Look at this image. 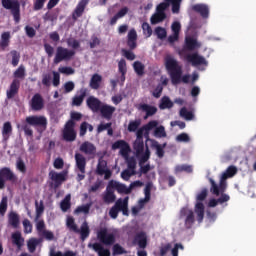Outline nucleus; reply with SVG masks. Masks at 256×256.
<instances>
[{
  "label": "nucleus",
  "mask_w": 256,
  "mask_h": 256,
  "mask_svg": "<svg viewBox=\"0 0 256 256\" xmlns=\"http://www.w3.org/2000/svg\"><path fill=\"white\" fill-rule=\"evenodd\" d=\"M165 68L170 75L172 85H179L181 82L187 84L191 80V75L183 76V67L171 55L165 57Z\"/></svg>",
  "instance_id": "obj_1"
},
{
  "label": "nucleus",
  "mask_w": 256,
  "mask_h": 256,
  "mask_svg": "<svg viewBox=\"0 0 256 256\" xmlns=\"http://www.w3.org/2000/svg\"><path fill=\"white\" fill-rule=\"evenodd\" d=\"M195 214L196 221L198 223H203V219H205V205L203 202H196L194 212L189 208H182L180 210V219L184 220L185 229L193 228V225H195Z\"/></svg>",
  "instance_id": "obj_2"
},
{
  "label": "nucleus",
  "mask_w": 256,
  "mask_h": 256,
  "mask_svg": "<svg viewBox=\"0 0 256 256\" xmlns=\"http://www.w3.org/2000/svg\"><path fill=\"white\" fill-rule=\"evenodd\" d=\"M31 127L47 129V118L45 116L32 115L26 117L25 121H22L21 124H17V129L24 131L26 137H33V129Z\"/></svg>",
  "instance_id": "obj_3"
},
{
  "label": "nucleus",
  "mask_w": 256,
  "mask_h": 256,
  "mask_svg": "<svg viewBox=\"0 0 256 256\" xmlns=\"http://www.w3.org/2000/svg\"><path fill=\"white\" fill-rule=\"evenodd\" d=\"M119 212H122V215L129 217V196H126L124 199L119 198L114 206L109 210V216L111 219H117L119 217Z\"/></svg>",
  "instance_id": "obj_4"
},
{
  "label": "nucleus",
  "mask_w": 256,
  "mask_h": 256,
  "mask_svg": "<svg viewBox=\"0 0 256 256\" xmlns=\"http://www.w3.org/2000/svg\"><path fill=\"white\" fill-rule=\"evenodd\" d=\"M1 3L4 9L10 11L14 22L19 23L21 21V2L19 0H1Z\"/></svg>",
  "instance_id": "obj_5"
},
{
  "label": "nucleus",
  "mask_w": 256,
  "mask_h": 256,
  "mask_svg": "<svg viewBox=\"0 0 256 256\" xmlns=\"http://www.w3.org/2000/svg\"><path fill=\"white\" fill-rule=\"evenodd\" d=\"M75 53H76L75 50H70L63 46H58L56 48V54H55L53 63L55 65H59V63L63 61H71V59L75 57Z\"/></svg>",
  "instance_id": "obj_6"
},
{
  "label": "nucleus",
  "mask_w": 256,
  "mask_h": 256,
  "mask_svg": "<svg viewBox=\"0 0 256 256\" xmlns=\"http://www.w3.org/2000/svg\"><path fill=\"white\" fill-rule=\"evenodd\" d=\"M62 137L64 141L68 143H73L77 139V132L75 131V121L68 120L62 131Z\"/></svg>",
  "instance_id": "obj_7"
},
{
  "label": "nucleus",
  "mask_w": 256,
  "mask_h": 256,
  "mask_svg": "<svg viewBox=\"0 0 256 256\" xmlns=\"http://www.w3.org/2000/svg\"><path fill=\"white\" fill-rule=\"evenodd\" d=\"M48 176L52 181V183H50V187L55 190L59 189V187L63 185L64 181H67V173L65 172L59 173L54 170H51Z\"/></svg>",
  "instance_id": "obj_8"
},
{
  "label": "nucleus",
  "mask_w": 256,
  "mask_h": 256,
  "mask_svg": "<svg viewBox=\"0 0 256 256\" xmlns=\"http://www.w3.org/2000/svg\"><path fill=\"white\" fill-rule=\"evenodd\" d=\"M76 167L80 173L77 174V181L85 179V168L87 167V158L81 153H76L75 156Z\"/></svg>",
  "instance_id": "obj_9"
},
{
  "label": "nucleus",
  "mask_w": 256,
  "mask_h": 256,
  "mask_svg": "<svg viewBox=\"0 0 256 256\" xmlns=\"http://www.w3.org/2000/svg\"><path fill=\"white\" fill-rule=\"evenodd\" d=\"M211 187H210V193L212 195H215L216 197H219V195H226L225 191H227V182H225V179H221L219 185L213 180V178L209 179Z\"/></svg>",
  "instance_id": "obj_10"
},
{
  "label": "nucleus",
  "mask_w": 256,
  "mask_h": 256,
  "mask_svg": "<svg viewBox=\"0 0 256 256\" xmlns=\"http://www.w3.org/2000/svg\"><path fill=\"white\" fill-rule=\"evenodd\" d=\"M185 60L187 61V63H191L192 67H199L201 65H205V67H207V65H209L207 59L199 55V53L197 52L186 55Z\"/></svg>",
  "instance_id": "obj_11"
},
{
  "label": "nucleus",
  "mask_w": 256,
  "mask_h": 256,
  "mask_svg": "<svg viewBox=\"0 0 256 256\" xmlns=\"http://www.w3.org/2000/svg\"><path fill=\"white\" fill-rule=\"evenodd\" d=\"M97 237L100 241V243H103V245L111 246L115 245V234L108 233L107 229H102L98 232Z\"/></svg>",
  "instance_id": "obj_12"
},
{
  "label": "nucleus",
  "mask_w": 256,
  "mask_h": 256,
  "mask_svg": "<svg viewBox=\"0 0 256 256\" xmlns=\"http://www.w3.org/2000/svg\"><path fill=\"white\" fill-rule=\"evenodd\" d=\"M15 173L11 171V168L4 167L0 169V189H5V181H15Z\"/></svg>",
  "instance_id": "obj_13"
},
{
  "label": "nucleus",
  "mask_w": 256,
  "mask_h": 256,
  "mask_svg": "<svg viewBox=\"0 0 256 256\" xmlns=\"http://www.w3.org/2000/svg\"><path fill=\"white\" fill-rule=\"evenodd\" d=\"M157 125H159L157 120H152L148 122L146 125H144L143 127H141L140 129H138L136 132V140L143 141V135H145V131H146V135H149V131L155 129Z\"/></svg>",
  "instance_id": "obj_14"
},
{
  "label": "nucleus",
  "mask_w": 256,
  "mask_h": 256,
  "mask_svg": "<svg viewBox=\"0 0 256 256\" xmlns=\"http://www.w3.org/2000/svg\"><path fill=\"white\" fill-rule=\"evenodd\" d=\"M113 151L120 149V154L123 157H127L131 151V147L129 146V143H127L125 140H117L112 144Z\"/></svg>",
  "instance_id": "obj_15"
},
{
  "label": "nucleus",
  "mask_w": 256,
  "mask_h": 256,
  "mask_svg": "<svg viewBox=\"0 0 256 256\" xmlns=\"http://www.w3.org/2000/svg\"><path fill=\"white\" fill-rule=\"evenodd\" d=\"M86 105H87L88 109H90V111H92V113H99L103 103L101 102V100H99V98H97L95 96H89L86 99Z\"/></svg>",
  "instance_id": "obj_16"
},
{
  "label": "nucleus",
  "mask_w": 256,
  "mask_h": 256,
  "mask_svg": "<svg viewBox=\"0 0 256 256\" xmlns=\"http://www.w3.org/2000/svg\"><path fill=\"white\" fill-rule=\"evenodd\" d=\"M30 107L32 111H41V109L45 107L43 96H41L39 93L34 94L30 101Z\"/></svg>",
  "instance_id": "obj_17"
},
{
  "label": "nucleus",
  "mask_w": 256,
  "mask_h": 256,
  "mask_svg": "<svg viewBox=\"0 0 256 256\" xmlns=\"http://www.w3.org/2000/svg\"><path fill=\"white\" fill-rule=\"evenodd\" d=\"M79 151L81 153H84V155H88L89 157H93L97 153V147L95 146V144H93L89 141H85L80 145Z\"/></svg>",
  "instance_id": "obj_18"
},
{
  "label": "nucleus",
  "mask_w": 256,
  "mask_h": 256,
  "mask_svg": "<svg viewBox=\"0 0 256 256\" xmlns=\"http://www.w3.org/2000/svg\"><path fill=\"white\" fill-rule=\"evenodd\" d=\"M115 111H116L115 106H111L109 104H102L98 112L101 113V116L103 117V119H106L107 121H111V119H113V113H115Z\"/></svg>",
  "instance_id": "obj_19"
},
{
  "label": "nucleus",
  "mask_w": 256,
  "mask_h": 256,
  "mask_svg": "<svg viewBox=\"0 0 256 256\" xmlns=\"http://www.w3.org/2000/svg\"><path fill=\"white\" fill-rule=\"evenodd\" d=\"M19 89H21V81L19 79H14L10 84L9 89L6 91L7 99H13V97L19 93Z\"/></svg>",
  "instance_id": "obj_20"
},
{
  "label": "nucleus",
  "mask_w": 256,
  "mask_h": 256,
  "mask_svg": "<svg viewBox=\"0 0 256 256\" xmlns=\"http://www.w3.org/2000/svg\"><path fill=\"white\" fill-rule=\"evenodd\" d=\"M87 5H89V0H81L77 4V6L72 14L73 21H77V19H79V17L83 16V13H85V8L87 7Z\"/></svg>",
  "instance_id": "obj_21"
},
{
  "label": "nucleus",
  "mask_w": 256,
  "mask_h": 256,
  "mask_svg": "<svg viewBox=\"0 0 256 256\" xmlns=\"http://www.w3.org/2000/svg\"><path fill=\"white\" fill-rule=\"evenodd\" d=\"M79 95H75L72 98V105L74 107H81L83 105V101H85V98L87 97V93H89V90L87 88H81L78 91Z\"/></svg>",
  "instance_id": "obj_22"
},
{
  "label": "nucleus",
  "mask_w": 256,
  "mask_h": 256,
  "mask_svg": "<svg viewBox=\"0 0 256 256\" xmlns=\"http://www.w3.org/2000/svg\"><path fill=\"white\" fill-rule=\"evenodd\" d=\"M108 187H111V189H116V191L120 194L129 195L131 193V189L125 184H121L115 180H111L108 183Z\"/></svg>",
  "instance_id": "obj_23"
},
{
  "label": "nucleus",
  "mask_w": 256,
  "mask_h": 256,
  "mask_svg": "<svg viewBox=\"0 0 256 256\" xmlns=\"http://www.w3.org/2000/svg\"><path fill=\"white\" fill-rule=\"evenodd\" d=\"M11 135H13V126L11 125V122H5L2 127L3 143H7V141H9L11 138Z\"/></svg>",
  "instance_id": "obj_24"
},
{
  "label": "nucleus",
  "mask_w": 256,
  "mask_h": 256,
  "mask_svg": "<svg viewBox=\"0 0 256 256\" xmlns=\"http://www.w3.org/2000/svg\"><path fill=\"white\" fill-rule=\"evenodd\" d=\"M127 37V46L130 51L137 49V31L135 29L130 30Z\"/></svg>",
  "instance_id": "obj_25"
},
{
  "label": "nucleus",
  "mask_w": 256,
  "mask_h": 256,
  "mask_svg": "<svg viewBox=\"0 0 256 256\" xmlns=\"http://www.w3.org/2000/svg\"><path fill=\"white\" fill-rule=\"evenodd\" d=\"M192 9L195 11V13H199L203 19L209 18V6L206 4H195L192 6Z\"/></svg>",
  "instance_id": "obj_26"
},
{
  "label": "nucleus",
  "mask_w": 256,
  "mask_h": 256,
  "mask_svg": "<svg viewBox=\"0 0 256 256\" xmlns=\"http://www.w3.org/2000/svg\"><path fill=\"white\" fill-rule=\"evenodd\" d=\"M139 111H143L146 113V116L144 119H147L148 117H153L157 113V107L151 106L149 104H139L138 106Z\"/></svg>",
  "instance_id": "obj_27"
},
{
  "label": "nucleus",
  "mask_w": 256,
  "mask_h": 256,
  "mask_svg": "<svg viewBox=\"0 0 256 256\" xmlns=\"http://www.w3.org/2000/svg\"><path fill=\"white\" fill-rule=\"evenodd\" d=\"M88 247H92V249L98 253V256H111V251L109 249H104L101 243H93L89 244Z\"/></svg>",
  "instance_id": "obj_28"
},
{
  "label": "nucleus",
  "mask_w": 256,
  "mask_h": 256,
  "mask_svg": "<svg viewBox=\"0 0 256 256\" xmlns=\"http://www.w3.org/2000/svg\"><path fill=\"white\" fill-rule=\"evenodd\" d=\"M102 199L106 203V205H111V203H115V199H117V196L115 195L113 188L107 186L106 193L103 195Z\"/></svg>",
  "instance_id": "obj_29"
},
{
  "label": "nucleus",
  "mask_w": 256,
  "mask_h": 256,
  "mask_svg": "<svg viewBox=\"0 0 256 256\" xmlns=\"http://www.w3.org/2000/svg\"><path fill=\"white\" fill-rule=\"evenodd\" d=\"M151 141V147L152 149H156V155L159 157V159H163L165 157V146L167 144H159L157 140H150Z\"/></svg>",
  "instance_id": "obj_30"
},
{
  "label": "nucleus",
  "mask_w": 256,
  "mask_h": 256,
  "mask_svg": "<svg viewBox=\"0 0 256 256\" xmlns=\"http://www.w3.org/2000/svg\"><path fill=\"white\" fill-rule=\"evenodd\" d=\"M231 197L228 194H222L218 199L212 198L209 200L208 207H215L216 205H223V203H227Z\"/></svg>",
  "instance_id": "obj_31"
},
{
  "label": "nucleus",
  "mask_w": 256,
  "mask_h": 256,
  "mask_svg": "<svg viewBox=\"0 0 256 256\" xmlns=\"http://www.w3.org/2000/svg\"><path fill=\"white\" fill-rule=\"evenodd\" d=\"M19 214H17V212H13L11 211L8 214V224L13 227V229H19Z\"/></svg>",
  "instance_id": "obj_32"
},
{
  "label": "nucleus",
  "mask_w": 256,
  "mask_h": 256,
  "mask_svg": "<svg viewBox=\"0 0 256 256\" xmlns=\"http://www.w3.org/2000/svg\"><path fill=\"white\" fill-rule=\"evenodd\" d=\"M199 47H201V44L195 38L188 37L185 39V49L187 51H195Z\"/></svg>",
  "instance_id": "obj_33"
},
{
  "label": "nucleus",
  "mask_w": 256,
  "mask_h": 256,
  "mask_svg": "<svg viewBox=\"0 0 256 256\" xmlns=\"http://www.w3.org/2000/svg\"><path fill=\"white\" fill-rule=\"evenodd\" d=\"M134 241L138 244L140 249H145L147 247V235L145 232L138 233L135 236Z\"/></svg>",
  "instance_id": "obj_34"
},
{
  "label": "nucleus",
  "mask_w": 256,
  "mask_h": 256,
  "mask_svg": "<svg viewBox=\"0 0 256 256\" xmlns=\"http://www.w3.org/2000/svg\"><path fill=\"white\" fill-rule=\"evenodd\" d=\"M12 243L16 245L17 249H21L25 244V238L21 236V232H15L12 234Z\"/></svg>",
  "instance_id": "obj_35"
},
{
  "label": "nucleus",
  "mask_w": 256,
  "mask_h": 256,
  "mask_svg": "<svg viewBox=\"0 0 256 256\" xmlns=\"http://www.w3.org/2000/svg\"><path fill=\"white\" fill-rule=\"evenodd\" d=\"M103 81V77L99 74H93L90 80V87L91 89H99L101 87V83Z\"/></svg>",
  "instance_id": "obj_36"
},
{
  "label": "nucleus",
  "mask_w": 256,
  "mask_h": 256,
  "mask_svg": "<svg viewBox=\"0 0 256 256\" xmlns=\"http://www.w3.org/2000/svg\"><path fill=\"white\" fill-rule=\"evenodd\" d=\"M11 43V33L10 32H4L1 34V41H0V47L2 51H5L9 44Z\"/></svg>",
  "instance_id": "obj_37"
},
{
  "label": "nucleus",
  "mask_w": 256,
  "mask_h": 256,
  "mask_svg": "<svg viewBox=\"0 0 256 256\" xmlns=\"http://www.w3.org/2000/svg\"><path fill=\"white\" fill-rule=\"evenodd\" d=\"M78 233L80 234L82 241H85V239L91 235V230L89 229L87 221L82 223Z\"/></svg>",
  "instance_id": "obj_38"
},
{
  "label": "nucleus",
  "mask_w": 256,
  "mask_h": 256,
  "mask_svg": "<svg viewBox=\"0 0 256 256\" xmlns=\"http://www.w3.org/2000/svg\"><path fill=\"white\" fill-rule=\"evenodd\" d=\"M167 19V14H162L161 12L154 13L150 18V23L152 25H157L158 23H163Z\"/></svg>",
  "instance_id": "obj_39"
},
{
  "label": "nucleus",
  "mask_w": 256,
  "mask_h": 256,
  "mask_svg": "<svg viewBox=\"0 0 256 256\" xmlns=\"http://www.w3.org/2000/svg\"><path fill=\"white\" fill-rule=\"evenodd\" d=\"M133 149L136 153V157H141V155H143V151H145V143L143 140H135Z\"/></svg>",
  "instance_id": "obj_40"
},
{
  "label": "nucleus",
  "mask_w": 256,
  "mask_h": 256,
  "mask_svg": "<svg viewBox=\"0 0 256 256\" xmlns=\"http://www.w3.org/2000/svg\"><path fill=\"white\" fill-rule=\"evenodd\" d=\"M159 109H173V101H171V98H169L168 96L162 97L160 100Z\"/></svg>",
  "instance_id": "obj_41"
},
{
  "label": "nucleus",
  "mask_w": 256,
  "mask_h": 256,
  "mask_svg": "<svg viewBox=\"0 0 256 256\" xmlns=\"http://www.w3.org/2000/svg\"><path fill=\"white\" fill-rule=\"evenodd\" d=\"M60 209L63 213H67L68 209H71V194L65 196L60 203Z\"/></svg>",
  "instance_id": "obj_42"
},
{
  "label": "nucleus",
  "mask_w": 256,
  "mask_h": 256,
  "mask_svg": "<svg viewBox=\"0 0 256 256\" xmlns=\"http://www.w3.org/2000/svg\"><path fill=\"white\" fill-rule=\"evenodd\" d=\"M105 171H107V161L100 158L98 160V164L96 167V173H97V175H105Z\"/></svg>",
  "instance_id": "obj_43"
},
{
  "label": "nucleus",
  "mask_w": 256,
  "mask_h": 256,
  "mask_svg": "<svg viewBox=\"0 0 256 256\" xmlns=\"http://www.w3.org/2000/svg\"><path fill=\"white\" fill-rule=\"evenodd\" d=\"M133 69L135 73L139 75V77L145 75V65H143L141 61H135L133 63Z\"/></svg>",
  "instance_id": "obj_44"
},
{
  "label": "nucleus",
  "mask_w": 256,
  "mask_h": 256,
  "mask_svg": "<svg viewBox=\"0 0 256 256\" xmlns=\"http://www.w3.org/2000/svg\"><path fill=\"white\" fill-rule=\"evenodd\" d=\"M39 243H41V241H39V239L37 238L29 239L27 242L29 253H35V251L37 250V245H39Z\"/></svg>",
  "instance_id": "obj_45"
},
{
  "label": "nucleus",
  "mask_w": 256,
  "mask_h": 256,
  "mask_svg": "<svg viewBox=\"0 0 256 256\" xmlns=\"http://www.w3.org/2000/svg\"><path fill=\"white\" fill-rule=\"evenodd\" d=\"M193 173V166L182 164L175 167V173Z\"/></svg>",
  "instance_id": "obj_46"
},
{
  "label": "nucleus",
  "mask_w": 256,
  "mask_h": 256,
  "mask_svg": "<svg viewBox=\"0 0 256 256\" xmlns=\"http://www.w3.org/2000/svg\"><path fill=\"white\" fill-rule=\"evenodd\" d=\"M235 175H237V167L229 166L222 174V179H229L230 177H235Z\"/></svg>",
  "instance_id": "obj_47"
},
{
  "label": "nucleus",
  "mask_w": 256,
  "mask_h": 256,
  "mask_svg": "<svg viewBox=\"0 0 256 256\" xmlns=\"http://www.w3.org/2000/svg\"><path fill=\"white\" fill-rule=\"evenodd\" d=\"M66 43H67L68 47H71L72 51H75V50L81 48V41H79L75 38H68L66 40Z\"/></svg>",
  "instance_id": "obj_48"
},
{
  "label": "nucleus",
  "mask_w": 256,
  "mask_h": 256,
  "mask_svg": "<svg viewBox=\"0 0 256 256\" xmlns=\"http://www.w3.org/2000/svg\"><path fill=\"white\" fill-rule=\"evenodd\" d=\"M169 5H171V0H165V2H161L157 5L156 12L166 14L165 11L169 9Z\"/></svg>",
  "instance_id": "obj_49"
},
{
  "label": "nucleus",
  "mask_w": 256,
  "mask_h": 256,
  "mask_svg": "<svg viewBox=\"0 0 256 256\" xmlns=\"http://www.w3.org/2000/svg\"><path fill=\"white\" fill-rule=\"evenodd\" d=\"M180 117H183L186 121H192L195 116L193 115V112L188 111L186 107H183L180 109Z\"/></svg>",
  "instance_id": "obj_50"
},
{
  "label": "nucleus",
  "mask_w": 256,
  "mask_h": 256,
  "mask_svg": "<svg viewBox=\"0 0 256 256\" xmlns=\"http://www.w3.org/2000/svg\"><path fill=\"white\" fill-rule=\"evenodd\" d=\"M90 209H91V204H85V205L78 206L74 210V213L76 215H79V213H84V215H88Z\"/></svg>",
  "instance_id": "obj_51"
},
{
  "label": "nucleus",
  "mask_w": 256,
  "mask_h": 256,
  "mask_svg": "<svg viewBox=\"0 0 256 256\" xmlns=\"http://www.w3.org/2000/svg\"><path fill=\"white\" fill-rule=\"evenodd\" d=\"M139 165H143V163H147L151 157V151L149 150V146H146V150L140 156Z\"/></svg>",
  "instance_id": "obj_52"
},
{
  "label": "nucleus",
  "mask_w": 256,
  "mask_h": 256,
  "mask_svg": "<svg viewBox=\"0 0 256 256\" xmlns=\"http://www.w3.org/2000/svg\"><path fill=\"white\" fill-rule=\"evenodd\" d=\"M154 136H156L158 139H161L163 137H167V132H165L164 126L154 127Z\"/></svg>",
  "instance_id": "obj_53"
},
{
  "label": "nucleus",
  "mask_w": 256,
  "mask_h": 256,
  "mask_svg": "<svg viewBox=\"0 0 256 256\" xmlns=\"http://www.w3.org/2000/svg\"><path fill=\"white\" fill-rule=\"evenodd\" d=\"M36 207V219H39L43 215V212L45 211V205L43 204V200L40 201V204L38 201L35 202Z\"/></svg>",
  "instance_id": "obj_54"
},
{
  "label": "nucleus",
  "mask_w": 256,
  "mask_h": 256,
  "mask_svg": "<svg viewBox=\"0 0 256 256\" xmlns=\"http://www.w3.org/2000/svg\"><path fill=\"white\" fill-rule=\"evenodd\" d=\"M66 225L70 231H73L74 233H79V227H77V224H75V219L72 217L67 219Z\"/></svg>",
  "instance_id": "obj_55"
},
{
  "label": "nucleus",
  "mask_w": 256,
  "mask_h": 256,
  "mask_svg": "<svg viewBox=\"0 0 256 256\" xmlns=\"http://www.w3.org/2000/svg\"><path fill=\"white\" fill-rule=\"evenodd\" d=\"M15 79H25V66L20 65L13 73Z\"/></svg>",
  "instance_id": "obj_56"
},
{
  "label": "nucleus",
  "mask_w": 256,
  "mask_h": 256,
  "mask_svg": "<svg viewBox=\"0 0 256 256\" xmlns=\"http://www.w3.org/2000/svg\"><path fill=\"white\" fill-rule=\"evenodd\" d=\"M10 55L12 56V65L13 67H17V65H19V61L21 59V54H19V52H17V50H12L10 52Z\"/></svg>",
  "instance_id": "obj_57"
},
{
  "label": "nucleus",
  "mask_w": 256,
  "mask_h": 256,
  "mask_svg": "<svg viewBox=\"0 0 256 256\" xmlns=\"http://www.w3.org/2000/svg\"><path fill=\"white\" fill-rule=\"evenodd\" d=\"M207 195H209V190L207 188H202V190L196 196L197 203L205 201V199H207Z\"/></svg>",
  "instance_id": "obj_58"
},
{
  "label": "nucleus",
  "mask_w": 256,
  "mask_h": 256,
  "mask_svg": "<svg viewBox=\"0 0 256 256\" xmlns=\"http://www.w3.org/2000/svg\"><path fill=\"white\" fill-rule=\"evenodd\" d=\"M133 175H137V171L125 169L124 171L121 172V178L124 181H129V179H131V177H133Z\"/></svg>",
  "instance_id": "obj_59"
},
{
  "label": "nucleus",
  "mask_w": 256,
  "mask_h": 256,
  "mask_svg": "<svg viewBox=\"0 0 256 256\" xmlns=\"http://www.w3.org/2000/svg\"><path fill=\"white\" fill-rule=\"evenodd\" d=\"M140 125H141V120L130 121V123L128 125V131L130 133H135V131H137V129H139Z\"/></svg>",
  "instance_id": "obj_60"
},
{
  "label": "nucleus",
  "mask_w": 256,
  "mask_h": 256,
  "mask_svg": "<svg viewBox=\"0 0 256 256\" xmlns=\"http://www.w3.org/2000/svg\"><path fill=\"white\" fill-rule=\"evenodd\" d=\"M142 30H143V34L146 35V37H151V35H153V29L151 28V25H149V23L144 22L142 24Z\"/></svg>",
  "instance_id": "obj_61"
},
{
  "label": "nucleus",
  "mask_w": 256,
  "mask_h": 256,
  "mask_svg": "<svg viewBox=\"0 0 256 256\" xmlns=\"http://www.w3.org/2000/svg\"><path fill=\"white\" fill-rule=\"evenodd\" d=\"M127 251L124 247L120 246L119 244L113 245V255H125Z\"/></svg>",
  "instance_id": "obj_62"
},
{
  "label": "nucleus",
  "mask_w": 256,
  "mask_h": 256,
  "mask_svg": "<svg viewBox=\"0 0 256 256\" xmlns=\"http://www.w3.org/2000/svg\"><path fill=\"white\" fill-rule=\"evenodd\" d=\"M155 34L157 35L158 39H165V37H167V30L163 27H157L155 29Z\"/></svg>",
  "instance_id": "obj_63"
},
{
  "label": "nucleus",
  "mask_w": 256,
  "mask_h": 256,
  "mask_svg": "<svg viewBox=\"0 0 256 256\" xmlns=\"http://www.w3.org/2000/svg\"><path fill=\"white\" fill-rule=\"evenodd\" d=\"M76 255H77V253H75V252H73L71 250H68V251L64 252V254L61 251H58V252H53L52 251L50 253V256H76Z\"/></svg>",
  "instance_id": "obj_64"
}]
</instances>
